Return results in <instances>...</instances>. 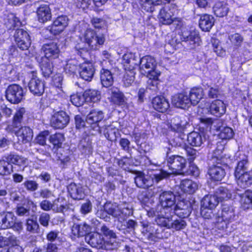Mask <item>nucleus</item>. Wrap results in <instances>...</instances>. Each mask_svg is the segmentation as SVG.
<instances>
[{"mask_svg":"<svg viewBox=\"0 0 252 252\" xmlns=\"http://www.w3.org/2000/svg\"><path fill=\"white\" fill-rule=\"evenodd\" d=\"M100 79L103 87L108 88L111 86L114 83L112 70L102 68L100 72Z\"/></svg>","mask_w":252,"mask_h":252,"instance_id":"nucleus-31","label":"nucleus"},{"mask_svg":"<svg viewBox=\"0 0 252 252\" xmlns=\"http://www.w3.org/2000/svg\"><path fill=\"white\" fill-rule=\"evenodd\" d=\"M159 204L147 211L150 217H163L168 214H172V209L176 205V196L171 191H164L159 197Z\"/></svg>","mask_w":252,"mask_h":252,"instance_id":"nucleus-2","label":"nucleus"},{"mask_svg":"<svg viewBox=\"0 0 252 252\" xmlns=\"http://www.w3.org/2000/svg\"><path fill=\"white\" fill-rule=\"evenodd\" d=\"M105 41L103 34H97L94 30L87 29L80 36V40L76 44L74 48L78 55L83 59H86L90 50L99 49Z\"/></svg>","mask_w":252,"mask_h":252,"instance_id":"nucleus-1","label":"nucleus"},{"mask_svg":"<svg viewBox=\"0 0 252 252\" xmlns=\"http://www.w3.org/2000/svg\"><path fill=\"white\" fill-rule=\"evenodd\" d=\"M159 0H143L142 8L147 12H153L158 9Z\"/></svg>","mask_w":252,"mask_h":252,"instance_id":"nucleus-50","label":"nucleus"},{"mask_svg":"<svg viewBox=\"0 0 252 252\" xmlns=\"http://www.w3.org/2000/svg\"><path fill=\"white\" fill-rule=\"evenodd\" d=\"M183 37L187 41H189L190 45H199L200 42V38L198 32L192 31L190 32L189 35H183Z\"/></svg>","mask_w":252,"mask_h":252,"instance_id":"nucleus-55","label":"nucleus"},{"mask_svg":"<svg viewBox=\"0 0 252 252\" xmlns=\"http://www.w3.org/2000/svg\"><path fill=\"white\" fill-rule=\"evenodd\" d=\"M50 141L54 146L60 147L64 141L63 135L61 133L53 134L50 136Z\"/></svg>","mask_w":252,"mask_h":252,"instance_id":"nucleus-61","label":"nucleus"},{"mask_svg":"<svg viewBox=\"0 0 252 252\" xmlns=\"http://www.w3.org/2000/svg\"><path fill=\"white\" fill-rule=\"evenodd\" d=\"M135 174L134 182L137 187L146 189L153 185V180L151 177L140 171H137Z\"/></svg>","mask_w":252,"mask_h":252,"instance_id":"nucleus-19","label":"nucleus"},{"mask_svg":"<svg viewBox=\"0 0 252 252\" xmlns=\"http://www.w3.org/2000/svg\"><path fill=\"white\" fill-rule=\"evenodd\" d=\"M26 230L31 233H38L39 225L36 220L33 219H28L26 223Z\"/></svg>","mask_w":252,"mask_h":252,"instance_id":"nucleus-53","label":"nucleus"},{"mask_svg":"<svg viewBox=\"0 0 252 252\" xmlns=\"http://www.w3.org/2000/svg\"><path fill=\"white\" fill-rule=\"evenodd\" d=\"M158 188H154L152 192L151 190H146L140 192L138 195V200L142 203H146L150 198L154 196L157 193Z\"/></svg>","mask_w":252,"mask_h":252,"instance_id":"nucleus-54","label":"nucleus"},{"mask_svg":"<svg viewBox=\"0 0 252 252\" xmlns=\"http://www.w3.org/2000/svg\"><path fill=\"white\" fill-rule=\"evenodd\" d=\"M101 233L104 236L109 238L108 240H116L117 235L116 233L112 230H110L108 227L105 225H103L100 227Z\"/></svg>","mask_w":252,"mask_h":252,"instance_id":"nucleus-63","label":"nucleus"},{"mask_svg":"<svg viewBox=\"0 0 252 252\" xmlns=\"http://www.w3.org/2000/svg\"><path fill=\"white\" fill-rule=\"evenodd\" d=\"M79 149L81 152L85 155H90L93 153V146L92 142L89 140L86 141V139L82 140L79 146Z\"/></svg>","mask_w":252,"mask_h":252,"instance_id":"nucleus-56","label":"nucleus"},{"mask_svg":"<svg viewBox=\"0 0 252 252\" xmlns=\"http://www.w3.org/2000/svg\"><path fill=\"white\" fill-rule=\"evenodd\" d=\"M213 9L214 14L218 17L226 16L230 10L228 4L224 1L216 2Z\"/></svg>","mask_w":252,"mask_h":252,"instance_id":"nucleus-33","label":"nucleus"},{"mask_svg":"<svg viewBox=\"0 0 252 252\" xmlns=\"http://www.w3.org/2000/svg\"><path fill=\"white\" fill-rule=\"evenodd\" d=\"M152 104L155 110L161 113L165 112L170 106L167 99L162 96H158L154 98Z\"/></svg>","mask_w":252,"mask_h":252,"instance_id":"nucleus-30","label":"nucleus"},{"mask_svg":"<svg viewBox=\"0 0 252 252\" xmlns=\"http://www.w3.org/2000/svg\"><path fill=\"white\" fill-rule=\"evenodd\" d=\"M23 187L29 192H33L36 190L38 187L39 184L34 180H26L22 184Z\"/></svg>","mask_w":252,"mask_h":252,"instance_id":"nucleus-57","label":"nucleus"},{"mask_svg":"<svg viewBox=\"0 0 252 252\" xmlns=\"http://www.w3.org/2000/svg\"><path fill=\"white\" fill-rule=\"evenodd\" d=\"M173 216L172 214H168L163 217L156 218L155 222L157 225L168 229H173L176 231L184 229L187 226L186 221L183 219L173 220Z\"/></svg>","mask_w":252,"mask_h":252,"instance_id":"nucleus-4","label":"nucleus"},{"mask_svg":"<svg viewBox=\"0 0 252 252\" xmlns=\"http://www.w3.org/2000/svg\"><path fill=\"white\" fill-rule=\"evenodd\" d=\"M160 75V72L158 71H153L151 74L146 76L149 78L147 81L148 88L157 92L158 90V77Z\"/></svg>","mask_w":252,"mask_h":252,"instance_id":"nucleus-42","label":"nucleus"},{"mask_svg":"<svg viewBox=\"0 0 252 252\" xmlns=\"http://www.w3.org/2000/svg\"><path fill=\"white\" fill-rule=\"evenodd\" d=\"M171 174L170 172L161 169L156 171L152 175L151 178L153 180V182H155L156 183H158L163 179L168 178Z\"/></svg>","mask_w":252,"mask_h":252,"instance_id":"nucleus-52","label":"nucleus"},{"mask_svg":"<svg viewBox=\"0 0 252 252\" xmlns=\"http://www.w3.org/2000/svg\"><path fill=\"white\" fill-rule=\"evenodd\" d=\"M118 129L111 124H106L100 127V131L98 133H103L105 137L109 141L116 140V133Z\"/></svg>","mask_w":252,"mask_h":252,"instance_id":"nucleus-32","label":"nucleus"},{"mask_svg":"<svg viewBox=\"0 0 252 252\" xmlns=\"http://www.w3.org/2000/svg\"><path fill=\"white\" fill-rule=\"evenodd\" d=\"M84 94L86 101L95 102L101 98L100 92L95 89H87Z\"/></svg>","mask_w":252,"mask_h":252,"instance_id":"nucleus-48","label":"nucleus"},{"mask_svg":"<svg viewBox=\"0 0 252 252\" xmlns=\"http://www.w3.org/2000/svg\"><path fill=\"white\" fill-rule=\"evenodd\" d=\"M214 24V19L212 15L204 14L201 16L199 26L203 31L209 32Z\"/></svg>","mask_w":252,"mask_h":252,"instance_id":"nucleus-36","label":"nucleus"},{"mask_svg":"<svg viewBox=\"0 0 252 252\" xmlns=\"http://www.w3.org/2000/svg\"><path fill=\"white\" fill-rule=\"evenodd\" d=\"M91 226L86 222L81 223H74L71 227V233L73 235L77 237H86L90 234Z\"/></svg>","mask_w":252,"mask_h":252,"instance_id":"nucleus-23","label":"nucleus"},{"mask_svg":"<svg viewBox=\"0 0 252 252\" xmlns=\"http://www.w3.org/2000/svg\"><path fill=\"white\" fill-rule=\"evenodd\" d=\"M235 216L234 209L232 207L223 206L221 211V219L231 222L234 220Z\"/></svg>","mask_w":252,"mask_h":252,"instance_id":"nucleus-47","label":"nucleus"},{"mask_svg":"<svg viewBox=\"0 0 252 252\" xmlns=\"http://www.w3.org/2000/svg\"><path fill=\"white\" fill-rule=\"evenodd\" d=\"M156 63L155 59L151 56H146L142 58L140 62V71L144 75L151 74L155 70Z\"/></svg>","mask_w":252,"mask_h":252,"instance_id":"nucleus-13","label":"nucleus"},{"mask_svg":"<svg viewBox=\"0 0 252 252\" xmlns=\"http://www.w3.org/2000/svg\"><path fill=\"white\" fill-rule=\"evenodd\" d=\"M42 50L44 53V58L48 60L58 58L60 52L57 43L55 42L44 44L42 47Z\"/></svg>","mask_w":252,"mask_h":252,"instance_id":"nucleus-15","label":"nucleus"},{"mask_svg":"<svg viewBox=\"0 0 252 252\" xmlns=\"http://www.w3.org/2000/svg\"><path fill=\"white\" fill-rule=\"evenodd\" d=\"M26 109L24 107H20L16 110L11 124L8 125L6 128L7 131L13 132L15 129H18L22 126L23 125L25 124L26 121Z\"/></svg>","mask_w":252,"mask_h":252,"instance_id":"nucleus-10","label":"nucleus"},{"mask_svg":"<svg viewBox=\"0 0 252 252\" xmlns=\"http://www.w3.org/2000/svg\"><path fill=\"white\" fill-rule=\"evenodd\" d=\"M204 92L201 87H194L192 88L189 95L192 105H196L203 97Z\"/></svg>","mask_w":252,"mask_h":252,"instance_id":"nucleus-38","label":"nucleus"},{"mask_svg":"<svg viewBox=\"0 0 252 252\" xmlns=\"http://www.w3.org/2000/svg\"><path fill=\"white\" fill-rule=\"evenodd\" d=\"M67 190L70 197L74 200H80L84 197V190L80 184L71 183L68 186Z\"/></svg>","mask_w":252,"mask_h":252,"instance_id":"nucleus-25","label":"nucleus"},{"mask_svg":"<svg viewBox=\"0 0 252 252\" xmlns=\"http://www.w3.org/2000/svg\"><path fill=\"white\" fill-rule=\"evenodd\" d=\"M84 94H76L70 96V101L75 106L79 107L85 101Z\"/></svg>","mask_w":252,"mask_h":252,"instance_id":"nucleus-59","label":"nucleus"},{"mask_svg":"<svg viewBox=\"0 0 252 252\" xmlns=\"http://www.w3.org/2000/svg\"><path fill=\"white\" fill-rule=\"evenodd\" d=\"M36 14L38 21L41 23L50 21L52 18L51 9L47 4H40L37 8Z\"/></svg>","mask_w":252,"mask_h":252,"instance_id":"nucleus-21","label":"nucleus"},{"mask_svg":"<svg viewBox=\"0 0 252 252\" xmlns=\"http://www.w3.org/2000/svg\"><path fill=\"white\" fill-rule=\"evenodd\" d=\"M172 211V215H176L181 218L188 217L191 213V208L189 205L185 204L184 202H180L176 204Z\"/></svg>","mask_w":252,"mask_h":252,"instance_id":"nucleus-26","label":"nucleus"},{"mask_svg":"<svg viewBox=\"0 0 252 252\" xmlns=\"http://www.w3.org/2000/svg\"><path fill=\"white\" fill-rule=\"evenodd\" d=\"M16 218L12 213L7 212L0 214V229H5L12 227Z\"/></svg>","mask_w":252,"mask_h":252,"instance_id":"nucleus-27","label":"nucleus"},{"mask_svg":"<svg viewBox=\"0 0 252 252\" xmlns=\"http://www.w3.org/2000/svg\"><path fill=\"white\" fill-rule=\"evenodd\" d=\"M21 22L18 18L16 17L14 15L11 14L9 15L7 19V22L6 23L7 28L11 29L12 28L19 27L21 25Z\"/></svg>","mask_w":252,"mask_h":252,"instance_id":"nucleus-62","label":"nucleus"},{"mask_svg":"<svg viewBox=\"0 0 252 252\" xmlns=\"http://www.w3.org/2000/svg\"><path fill=\"white\" fill-rule=\"evenodd\" d=\"M172 103L175 107L182 109H186L191 105L189 95L185 93L174 95L172 97Z\"/></svg>","mask_w":252,"mask_h":252,"instance_id":"nucleus-16","label":"nucleus"},{"mask_svg":"<svg viewBox=\"0 0 252 252\" xmlns=\"http://www.w3.org/2000/svg\"><path fill=\"white\" fill-rule=\"evenodd\" d=\"M188 143L192 146L200 147L205 141V138L200 133L197 132H192L188 135Z\"/></svg>","mask_w":252,"mask_h":252,"instance_id":"nucleus-39","label":"nucleus"},{"mask_svg":"<svg viewBox=\"0 0 252 252\" xmlns=\"http://www.w3.org/2000/svg\"><path fill=\"white\" fill-rule=\"evenodd\" d=\"M112 101L119 105H124L126 103V98L124 94L117 88L113 87L110 90Z\"/></svg>","mask_w":252,"mask_h":252,"instance_id":"nucleus-37","label":"nucleus"},{"mask_svg":"<svg viewBox=\"0 0 252 252\" xmlns=\"http://www.w3.org/2000/svg\"><path fill=\"white\" fill-rule=\"evenodd\" d=\"M224 147L221 142H218L210 159L211 163H220L222 161L223 151Z\"/></svg>","mask_w":252,"mask_h":252,"instance_id":"nucleus-34","label":"nucleus"},{"mask_svg":"<svg viewBox=\"0 0 252 252\" xmlns=\"http://www.w3.org/2000/svg\"><path fill=\"white\" fill-rule=\"evenodd\" d=\"M219 201L214 195H205L201 201L202 207H205L208 209H213L218 204Z\"/></svg>","mask_w":252,"mask_h":252,"instance_id":"nucleus-43","label":"nucleus"},{"mask_svg":"<svg viewBox=\"0 0 252 252\" xmlns=\"http://www.w3.org/2000/svg\"><path fill=\"white\" fill-rule=\"evenodd\" d=\"M104 118V113L102 111L96 110H92L88 114L86 117V123L89 125L91 129L94 132L93 135L96 134L100 131L101 126L99 123Z\"/></svg>","mask_w":252,"mask_h":252,"instance_id":"nucleus-5","label":"nucleus"},{"mask_svg":"<svg viewBox=\"0 0 252 252\" xmlns=\"http://www.w3.org/2000/svg\"><path fill=\"white\" fill-rule=\"evenodd\" d=\"M209 111L213 115L220 117L226 112V106L224 102L217 99L212 102L209 107Z\"/></svg>","mask_w":252,"mask_h":252,"instance_id":"nucleus-29","label":"nucleus"},{"mask_svg":"<svg viewBox=\"0 0 252 252\" xmlns=\"http://www.w3.org/2000/svg\"><path fill=\"white\" fill-rule=\"evenodd\" d=\"M70 118L67 114L63 111L55 112L50 120L51 126L56 129H63L67 126Z\"/></svg>","mask_w":252,"mask_h":252,"instance_id":"nucleus-11","label":"nucleus"},{"mask_svg":"<svg viewBox=\"0 0 252 252\" xmlns=\"http://www.w3.org/2000/svg\"><path fill=\"white\" fill-rule=\"evenodd\" d=\"M12 133H14L18 137L21 138L23 144L30 142L33 137L32 130L28 126H21L15 129Z\"/></svg>","mask_w":252,"mask_h":252,"instance_id":"nucleus-24","label":"nucleus"},{"mask_svg":"<svg viewBox=\"0 0 252 252\" xmlns=\"http://www.w3.org/2000/svg\"><path fill=\"white\" fill-rule=\"evenodd\" d=\"M241 206L244 210H252V190L248 189L240 195Z\"/></svg>","mask_w":252,"mask_h":252,"instance_id":"nucleus-35","label":"nucleus"},{"mask_svg":"<svg viewBox=\"0 0 252 252\" xmlns=\"http://www.w3.org/2000/svg\"><path fill=\"white\" fill-rule=\"evenodd\" d=\"M40 66L42 74L45 78H48L52 74L53 71V65L49 60L43 57L41 59Z\"/></svg>","mask_w":252,"mask_h":252,"instance_id":"nucleus-41","label":"nucleus"},{"mask_svg":"<svg viewBox=\"0 0 252 252\" xmlns=\"http://www.w3.org/2000/svg\"><path fill=\"white\" fill-rule=\"evenodd\" d=\"M85 240L91 247L105 251L116 250L120 245L116 240H105L101 234L98 232L88 234Z\"/></svg>","mask_w":252,"mask_h":252,"instance_id":"nucleus-3","label":"nucleus"},{"mask_svg":"<svg viewBox=\"0 0 252 252\" xmlns=\"http://www.w3.org/2000/svg\"><path fill=\"white\" fill-rule=\"evenodd\" d=\"M169 124L173 130L183 132L187 128V126H189V122L185 117L176 116L170 120Z\"/></svg>","mask_w":252,"mask_h":252,"instance_id":"nucleus-17","label":"nucleus"},{"mask_svg":"<svg viewBox=\"0 0 252 252\" xmlns=\"http://www.w3.org/2000/svg\"><path fill=\"white\" fill-rule=\"evenodd\" d=\"M214 195L216 197L219 202L224 200H227L231 197V191L226 188L220 187L215 191Z\"/></svg>","mask_w":252,"mask_h":252,"instance_id":"nucleus-46","label":"nucleus"},{"mask_svg":"<svg viewBox=\"0 0 252 252\" xmlns=\"http://www.w3.org/2000/svg\"><path fill=\"white\" fill-rule=\"evenodd\" d=\"M7 100L13 104H18L24 97V91L22 87L17 84L9 85L5 91Z\"/></svg>","mask_w":252,"mask_h":252,"instance_id":"nucleus-9","label":"nucleus"},{"mask_svg":"<svg viewBox=\"0 0 252 252\" xmlns=\"http://www.w3.org/2000/svg\"><path fill=\"white\" fill-rule=\"evenodd\" d=\"M167 160L171 174H183V170L185 168L187 164V161L185 158L181 156L173 155L169 157Z\"/></svg>","mask_w":252,"mask_h":252,"instance_id":"nucleus-6","label":"nucleus"},{"mask_svg":"<svg viewBox=\"0 0 252 252\" xmlns=\"http://www.w3.org/2000/svg\"><path fill=\"white\" fill-rule=\"evenodd\" d=\"M238 163L235 168L234 175L244 173V172H248L249 166V162L248 157L244 154H239L237 158Z\"/></svg>","mask_w":252,"mask_h":252,"instance_id":"nucleus-28","label":"nucleus"},{"mask_svg":"<svg viewBox=\"0 0 252 252\" xmlns=\"http://www.w3.org/2000/svg\"><path fill=\"white\" fill-rule=\"evenodd\" d=\"M237 185L246 189L252 185V170L234 175Z\"/></svg>","mask_w":252,"mask_h":252,"instance_id":"nucleus-20","label":"nucleus"},{"mask_svg":"<svg viewBox=\"0 0 252 252\" xmlns=\"http://www.w3.org/2000/svg\"><path fill=\"white\" fill-rule=\"evenodd\" d=\"M223 95L222 91L218 87H210L208 92L207 96L209 98H220Z\"/></svg>","mask_w":252,"mask_h":252,"instance_id":"nucleus-60","label":"nucleus"},{"mask_svg":"<svg viewBox=\"0 0 252 252\" xmlns=\"http://www.w3.org/2000/svg\"><path fill=\"white\" fill-rule=\"evenodd\" d=\"M81 78L87 81H91L95 73V68L91 63H84L80 66L79 71Z\"/></svg>","mask_w":252,"mask_h":252,"instance_id":"nucleus-18","label":"nucleus"},{"mask_svg":"<svg viewBox=\"0 0 252 252\" xmlns=\"http://www.w3.org/2000/svg\"><path fill=\"white\" fill-rule=\"evenodd\" d=\"M217 130L220 131L219 136L222 140L230 139L234 135V132L232 129L229 127L219 126L217 127Z\"/></svg>","mask_w":252,"mask_h":252,"instance_id":"nucleus-51","label":"nucleus"},{"mask_svg":"<svg viewBox=\"0 0 252 252\" xmlns=\"http://www.w3.org/2000/svg\"><path fill=\"white\" fill-rule=\"evenodd\" d=\"M158 9L159 10L158 18L160 23L163 25H171L173 22L174 13L177 10L176 3H172L171 8H170L169 5H166L161 8L158 7Z\"/></svg>","mask_w":252,"mask_h":252,"instance_id":"nucleus-8","label":"nucleus"},{"mask_svg":"<svg viewBox=\"0 0 252 252\" xmlns=\"http://www.w3.org/2000/svg\"><path fill=\"white\" fill-rule=\"evenodd\" d=\"M135 79V73L134 70H130L126 71L123 77L124 85L127 87L130 86L134 82Z\"/></svg>","mask_w":252,"mask_h":252,"instance_id":"nucleus-58","label":"nucleus"},{"mask_svg":"<svg viewBox=\"0 0 252 252\" xmlns=\"http://www.w3.org/2000/svg\"><path fill=\"white\" fill-rule=\"evenodd\" d=\"M29 74L31 79L28 83V87L31 93L35 95L40 96L44 92V81L37 77V71H32Z\"/></svg>","mask_w":252,"mask_h":252,"instance_id":"nucleus-7","label":"nucleus"},{"mask_svg":"<svg viewBox=\"0 0 252 252\" xmlns=\"http://www.w3.org/2000/svg\"><path fill=\"white\" fill-rule=\"evenodd\" d=\"M14 167L11 165L4 157L0 159V176H8L14 171Z\"/></svg>","mask_w":252,"mask_h":252,"instance_id":"nucleus-45","label":"nucleus"},{"mask_svg":"<svg viewBox=\"0 0 252 252\" xmlns=\"http://www.w3.org/2000/svg\"><path fill=\"white\" fill-rule=\"evenodd\" d=\"M69 19L67 16L62 15L57 17L51 26L48 27L47 30L54 35L61 33L68 26Z\"/></svg>","mask_w":252,"mask_h":252,"instance_id":"nucleus-12","label":"nucleus"},{"mask_svg":"<svg viewBox=\"0 0 252 252\" xmlns=\"http://www.w3.org/2000/svg\"><path fill=\"white\" fill-rule=\"evenodd\" d=\"M180 188L184 192L192 194L197 189L198 185L191 180L185 179L182 181Z\"/></svg>","mask_w":252,"mask_h":252,"instance_id":"nucleus-40","label":"nucleus"},{"mask_svg":"<svg viewBox=\"0 0 252 252\" xmlns=\"http://www.w3.org/2000/svg\"><path fill=\"white\" fill-rule=\"evenodd\" d=\"M209 170L208 174L210 178L215 181H221L225 176L226 173L224 167L225 165L222 166V162L220 163H211Z\"/></svg>","mask_w":252,"mask_h":252,"instance_id":"nucleus-14","label":"nucleus"},{"mask_svg":"<svg viewBox=\"0 0 252 252\" xmlns=\"http://www.w3.org/2000/svg\"><path fill=\"white\" fill-rule=\"evenodd\" d=\"M8 163L13 166L16 165L19 167L24 166L27 163V159L16 153L11 152L3 156Z\"/></svg>","mask_w":252,"mask_h":252,"instance_id":"nucleus-22","label":"nucleus"},{"mask_svg":"<svg viewBox=\"0 0 252 252\" xmlns=\"http://www.w3.org/2000/svg\"><path fill=\"white\" fill-rule=\"evenodd\" d=\"M80 65L81 64L77 61L70 60L67 63L64 67V71L70 76L74 75L78 71Z\"/></svg>","mask_w":252,"mask_h":252,"instance_id":"nucleus-49","label":"nucleus"},{"mask_svg":"<svg viewBox=\"0 0 252 252\" xmlns=\"http://www.w3.org/2000/svg\"><path fill=\"white\" fill-rule=\"evenodd\" d=\"M103 209L108 215L114 218H119L120 208L116 203L106 202L103 205Z\"/></svg>","mask_w":252,"mask_h":252,"instance_id":"nucleus-44","label":"nucleus"},{"mask_svg":"<svg viewBox=\"0 0 252 252\" xmlns=\"http://www.w3.org/2000/svg\"><path fill=\"white\" fill-rule=\"evenodd\" d=\"M59 231L58 230H52L50 231L46 235L47 240L49 243L58 240L59 242H64L63 239L59 236Z\"/></svg>","mask_w":252,"mask_h":252,"instance_id":"nucleus-64","label":"nucleus"}]
</instances>
